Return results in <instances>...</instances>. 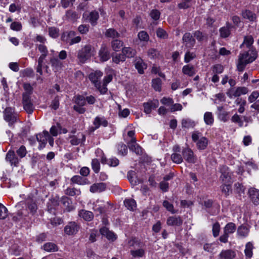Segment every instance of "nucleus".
Here are the masks:
<instances>
[{
	"label": "nucleus",
	"instance_id": "55",
	"mask_svg": "<svg viewBox=\"0 0 259 259\" xmlns=\"http://www.w3.org/2000/svg\"><path fill=\"white\" fill-rule=\"evenodd\" d=\"M195 57V53L191 52L190 51H187L185 55L184 61L185 63H188L194 59Z\"/></svg>",
	"mask_w": 259,
	"mask_h": 259
},
{
	"label": "nucleus",
	"instance_id": "2",
	"mask_svg": "<svg viewBox=\"0 0 259 259\" xmlns=\"http://www.w3.org/2000/svg\"><path fill=\"white\" fill-rule=\"evenodd\" d=\"M127 244L130 247L133 248L130 253L134 257H142L145 255V250L143 248L144 245L140 240L133 238L128 241Z\"/></svg>",
	"mask_w": 259,
	"mask_h": 259
},
{
	"label": "nucleus",
	"instance_id": "50",
	"mask_svg": "<svg viewBox=\"0 0 259 259\" xmlns=\"http://www.w3.org/2000/svg\"><path fill=\"white\" fill-rule=\"evenodd\" d=\"M44 249L48 252L55 251L57 250V247L54 243L49 242L44 244Z\"/></svg>",
	"mask_w": 259,
	"mask_h": 259
},
{
	"label": "nucleus",
	"instance_id": "36",
	"mask_svg": "<svg viewBox=\"0 0 259 259\" xmlns=\"http://www.w3.org/2000/svg\"><path fill=\"white\" fill-rule=\"evenodd\" d=\"M51 66L56 70H58L63 67V63L61 61L56 57H52L50 59Z\"/></svg>",
	"mask_w": 259,
	"mask_h": 259
},
{
	"label": "nucleus",
	"instance_id": "13",
	"mask_svg": "<svg viewBox=\"0 0 259 259\" xmlns=\"http://www.w3.org/2000/svg\"><path fill=\"white\" fill-rule=\"evenodd\" d=\"M23 104L24 110L29 114L32 113L34 110V106L31 103L30 97L27 94H23Z\"/></svg>",
	"mask_w": 259,
	"mask_h": 259
},
{
	"label": "nucleus",
	"instance_id": "22",
	"mask_svg": "<svg viewBox=\"0 0 259 259\" xmlns=\"http://www.w3.org/2000/svg\"><path fill=\"white\" fill-rule=\"evenodd\" d=\"M99 18V13L97 11H92L87 15V19L91 24L94 26L97 24V21Z\"/></svg>",
	"mask_w": 259,
	"mask_h": 259
},
{
	"label": "nucleus",
	"instance_id": "7",
	"mask_svg": "<svg viewBox=\"0 0 259 259\" xmlns=\"http://www.w3.org/2000/svg\"><path fill=\"white\" fill-rule=\"evenodd\" d=\"M248 92V89L245 87H239L237 88H231L229 89L226 94L227 96L232 99L233 98L238 97L241 95H245Z\"/></svg>",
	"mask_w": 259,
	"mask_h": 259
},
{
	"label": "nucleus",
	"instance_id": "34",
	"mask_svg": "<svg viewBox=\"0 0 259 259\" xmlns=\"http://www.w3.org/2000/svg\"><path fill=\"white\" fill-rule=\"evenodd\" d=\"M64 193L70 196H78L81 194V191L79 189L74 187H68L64 190Z\"/></svg>",
	"mask_w": 259,
	"mask_h": 259
},
{
	"label": "nucleus",
	"instance_id": "54",
	"mask_svg": "<svg viewBox=\"0 0 259 259\" xmlns=\"http://www.w3.org/2000/svg\"><path fill=\"white\" fill-rule=\"evenodd\" d=\"M36 46L41 55L48 56L49 51L46 46L44 44H37Z\"/></svg>",
	"mask_w": 259,
	"mask_h": 259
},
{
	"label": "nucleus",
	"instance_id": "27",
	"mask_svg": "<svg viewBox=\"0 0 259 259\" xmlns=\"http://www.w3.org/2000/svg\"><path fill=\"white\" fill-rule=\"evenodd\" d=\"M100 232L101 234L105 236L108 240L114 241L116 239V235L112 232L109 230V229L105 227H102L100 229Z\"/></svg>",
	"mask_w": 259,
	"mask_h": 259
},
{
	"label": "nucleus",
	"instance_id": "15",
	"mask_svg": "<svg viewBox=\"0 0 259 259\" xmlns=\"http://www.w3.org/2000/svg\"><path fill=\"white\" fill-rule=\"evenodd\" d=\"M182 224L183 220L180 216L169 217L166 221V224L169 226H180Z\"/></svg>",
	"mask_w": 259,
	"mask_h": 259
},
{
	"label": "nucleus",
	"instance_id": "35",
	"mask_svg": "<svg viewBox=\"0 0 259 259\" xmlns=\"http://www.w3.org/2000/svg\"><path fill=\"white\" fill-rule=\"evenodd\" d=\"M203 119L206 125H211L214 122L213 115L211 112H206L204 114Z\"/></svg>",
	"mask_w": 259,
	"mask_h": 259
},
{
	"label": "nucleus",
	"instance_id": "12",
	"mask_svg": "<svg viewBox=\"0 0 259 259\" xmlns=\"http://www.w3.org/2000/svg\"><path fill=\"white\" fill-rule=\"evenodd\" d=\"M4 119L8 122L9 125H12L17 120L16 115L13 113V110L11 108H7L4 111Z\"/></svg>",
	"mask_w": 259,
	"mask_h": 259
},
{
	"label": "nucleus",
	"instance_id": "39",
	"mask_svg": "<svg viewBox=\"0 0 259 259\" xmlns=\"http://www.w3.org/2000/svg\"><path fill=\"white\" fill-rule=\"evenodd\" d=\"M125 206L130 210H133L136 207V202L133 199H126L124 201Z\"/></svg>",
	"mask_w": 259,
	"mask_h": 259
},
{
	"label": "nucleus",
	"instance_id": "40",
	"mask_svg": "<svg viewBox=\"0 0 259 259\" xmlns=\"http://www.w3.org/2000/svg\"><path fill=\"white\" fill-rule=\"evenodd\" d=\"M231 184V183H223L221 186V191L226 197L229 195V194L232 192Z\"/></svg>",
	"mask_w": 259,
	"mask_h": 259
},
{
	"label": "nucleus",
	"instance_id": "51",
	"mask_svg": "<svg viewBox=\"0 0 259 259\" xmlns=\"http://www.w3.org/2000/svg\"><path fill=\"white\" fill-rule=\"evenodd\" d=\"M147 55L149 58L154 59L158 58L160 54L156 49L151 48L148 51Z\"/></svg>",
	"mask_w": 259,
	"mask_h": 259
},
{
	"label": "nucleus",
	"instance_id": "37",
	"mask_svg": "<svg viewBox=\"0 0 259 259\" xmlns=\"http://www.w3.org/2000/svg\"><path fill=\"white\" fill-rule=\"evenodd\" d=\"M253 244L250 242H248L246 244L244 253L246 257L251 258L252 257L253 255Z\"/></svg>",
	"mask_w": 259,
	"mask_h": 259
},
{
	"label": "nucleus",
	"instance_id": "14",
	"mask_svg": "<svg viewBox=\"0 0 259 259\" xmlns=\"http://www.w3.org/2000/svg\"><path fill=\"white\" fill-rule=\"evenodd\" d=\"M103 72L99 70H96L91 72L89 76L90 81L94 85L101 82L100 79L103 76Z\"/></svg>",
	"mask_w": 259,
	"mask_h": 259
},
{
	"label": "nucleus",
	"instance_id": "1",
	"mask_svg": "<svg viewBox=\"0 0 259 259\" xmlns=\"http://www.w3.org/2000/svg\"><path fill=\"white\" fill-rule=\"evenodd\" d=\"M257 57V52L255 49L250 48L248 52L240 53L238 56V61L237 65V70L242 72L247 64L252 62Z\"/></svg>",
	"mask_w": 259,
	"mask_h": 259
},
{
	"label": "nucleus",
	"instance_id": "16",
	"mask_svg": "<svg viewBox=\"0 0 259 259\" xmlns=\"http://www.w3.org/2000/svg\"><path fill=\"white\" fill-rule=\"evenodd\" d=\"M248 194L255 205L259 204V190L254 188H250L248 191Z\"/></svg>",
	"mask_w": 259,
	"mask_h": 259
},
{
	"label": "nucleus",
	"instance_id": "61",
	"mask_svg": "<svg viewBox=\"0 0 259 259\" xmlns=\"http://www.w3.org/2000/svg\"><path fill=\"white\" fill-rule=\"evenodd\" d=\"M7 215L8 210L7 208L2 203H0V219H5Z\"/></svg>",
	"mask_w": 259,
	"mask_h": 259
},
{
	"label": "nucleus",
	"instance_id": "32",
	"mask_svg": "<svg viewBox=\"0 0 259 259\" xmlns=\"http://www.w3.org/2000/svg\"><path fill=\"white\" fill-rule=\"evenodd\" d=\"M196 70L192 65H186L182 68V72L184 74L189 76H192L196 73Z\"/></svg>",
	"mask_w": 259,
	"mask_h": 259
},
{
	"label": "nucleus",
	"instance_id": "59",
	"mask_svg": "<svg viewBox=\"0 0 259 259\" xmlns=\"http://www.w3.org/2000/svg\"><path fill=\"white\" fill-rule=\"evenodd\" d=\"M16 153L20 158L24 157L27 154V150L25 147L23 145L21 146L20 148L17 150Z\"/></svg>",
	"mask_w": 259,
	"mask_h": 259
},
{
	"label": "nucleus",
	"instance_id": "52",
	"mask_svg": "<svg viewBox=\"0 0 259 259\" xmlns=\"http://www.w3.org/2000/svg\"><path fill=\"white\" fill-rule=\"evenodd\" d=\"M49 35L54 38H57L59 36V29L55 27H50L48 29Z\"/></svg>",
	"mask_w": 259,
	"mask_h": 259
},
{
	"label": "nucleus",
	"instance_id": "18",
	"mask_svg": "<svg viewBox=\"0 0 259 259\" xmlns=\"http://www.w3.org/2000/svg\"><path fill=\"white\" fill-rule=\"evenodd\" d=\"M70 142L72 145H78L85 140L84 135L81 133H78L76 136H70Z\"/></svg>",
	"mask_w": 259,
	"mask_h": 259
},
{
	"label": "nucleus",
	"instance_id": "4",
	"mask_svg": "<svg viewBox=\"0 0 259 259\" xmlns=\"http://www.w3.org/2000/svg\"><path fill=\"white\" fill-rule=\"evenodd\" d=\"M192 139L194 142L196 143L197 148L199 150H204L208 145V140L206 138L202 136L201 133L195 131L192 134Z\"/></svg>",
	"mask_w": 259,
	"mask_h": 259
},
{
	"label": "nucleus",
	"instance_id": "24",
	"mask_svg": "<svg viewBox=\"0 0 259 259\" xmlns=\"http://www.w3.org/2000/svg\"><path fill=\"white\" fill-rule=\"evenodd\" d=\"M26 204L28 208L32 213H34L36 211L37 209V206L36 203V201L32 197L29 196L26 200Z\"/></svg>",
	"mask_w": 259,
	"mask_h": 259
},
{
	"label": "nucleus",
	"instance_id": "49",
	"mask_svg": "<svg viewBox=\"0 0 259 259\" xmlns=\"http://www.w3.org/2000/svg\"><path fill=\"white\" fill-rule=\"evenodd\" d=\"M231 121L233 123H237L239 127L243 126V121L242 120L241 117L238 114L235 113L231 117Z\"/></svg>",
	"mask_w": 259,
	"mask_h": 259
},
{
	"label": "nucleus",
	"instance_id": "60",
	"mask_svg": "<svg viewBox=\"0 0 259 259\" xmlns=\"http://www.w3.org/2000/svg\"><path fill=\"white\" fill-rule=\"evenodd\" d=\"M212 71L214 74H221L224 71V67L221 64H216L212 67Z\"/></svg>",
	"mask_w": 259,
	"mask_h": 259
},
{
	"label": "nucleus",
	"instance_id": "57",
	"mask_svg": "<svg viewBox=\"0 0 259 259\" xmlns=\"http://www.w3.org/2000/svg\"><path fill=\"white\" fill-rule=\"evenodd\" d=\"M117 150L119 154L123 156L126 155L127 153V146L123 143H120L117 145Z\"/></svg>",
	"mask_w": 259,
	"mask_h": 259
},
{
	"label": "nucleus",
	"instance_id": "41",
	"mask_svg": "<svg viewBox=\"0 0 259 259\" xmlns=\"http://www.w3.org/2000/svg\"><path fill=\"white\" fill-rule=\"evenodd\" d=\"M236 229V225L233 223H228L224 227V232L226 234L229 235L230 234L233 233Z\"/></svg>",
	"mask_w": 259,
	"mask_h": 259
},
{
	"label": "nucleus",
	"instance_id": "17",
	"mask_svg": "<svg viewBox=\"0 0 259 259\" xmlns=\"http://www.w3.org/2000/svg\"><path fill=\"white\" fill-rule=\"evenodd\" d=\"M183 41L185 46L187 48H192L195 44V39L189 32H187L184 34L183 37Z\"/></svg>",
	"mask_w": 259,
	"mask_h": 259
},
{
	"label": "nucleus",
	"instance_id": "6",
	"mask_svg": "<svg viewBox=\"0 0 259 259\" xmlns=\"http://www.w3.org/2000/svg\"><path fill=\"white\" fill-rule=\"evenodd\" d=\"M73 102L75 104L73 109L79 114H83L86 109L83 107L85 104V99L84 96L80 95H75L73 98Z\"/></svg>",
	"mask_w": 259,
	"mask_h": 259
},
{
	"label": "nucleus",
	"instance_id": "10",
	"mask_svg": "<svg viewBox=\"0 0 259 259\" xmlns=\"http://www.w3.org/2000/svg\"><path fill=\"white\" fill-rule=\"evenodd\" d=\"M220 172L222 175L220 177V180L223 183H232L231 172L229 171L228 167L222 165L220 167Z\"/></svg>",
	"mask_w": 259,
	"mask_h": 259
},
{
	"label": "nucleus",
	"instance_id": "33",
	"mask_svg": "<svg viewBox=\"0 0 259 259\" xmlns=\"http://www.w3.org/2000/svg\"><path fill=\"white\" fill-rule=\"evenodd\" d=\"M122 53L124 55L125 58H131L135 57L136 54V51L135 49L131 47H124L122 49Z\"/></svg>",
	"mask_w": 259,
	"mask_h": 259
},
{
	"label": "nucleus",
	"instance_id": "62",
	"mask_svg": "<svg viewBox=\"0 0 259 259\" xmlns=\"http://www.w3.org/2000/svg\"><path fill=\"white\" fill-rule=\"evenodd\" d=\"M234 188L235 190L239 194L241 195L242 194H244L245 192V187L242 184L237 183L234 184Z\"/></svg>",
	"mask_w": 259,
	"mask_h": 259
},
{
	"label": "nucleus",
	"instance_id": "63",
	"mask_svg": "<svg viewBox=\"0 0 259 259\" xmlns=\"http://www.w3.org/2000/svg\"><path fill=\"white\" fill-rule=\"evenodd\" d=\"M22 28V26L20 22H13L10 25V28L14 31H19L21 30Z\"/></svg>",
	"mask_w": 259,
	"mask_h": 259
},
{
	"label": "nucleus",
	"instance_id": "5",
	"mask_svg": "<svg viewBox=\"0 0 259 259\" xmlns=\"http://www.w3.org/2000/svg\"><path fill=\"white\" fill-rule=\"evenodd\" d=\"M76 33L74 31L64 32L61 35V40L72 46L75 44L79 42L81 38L79 36H75Z\"/></svg>",
	"mask_w": 259,
	"mask_h": 259
},
{
	"label": "nucleus",
	"instance_id": "20",
	"mask_svg": "<svg viewBox=\"0 0 259 259\" xmlns=\"http://www.w3.org/2000/svg\"><path fill=\"white\" fill-rule=\"evenodd\" d=\"M78 216L87 222H90L94 219V215L92 211L81 209L78 211Z\"/></svg>",
	"mask_w": 259,
	"mask_h": 259
},
{
	"label": "nucleus",
	"instance_id": "56",
	"mask_svg": "<svg viewBox=\"0 0 259 259\" xmlns=\"http://www.w3.org/2000/svg\"><path fill=\"white\" fill-rule=\"evenodd\" d=\"M125 60V56L122 53L117 54L112 57V61L116 64H119L120 62H124Z\"/></svg>",
	"mask_w": 259,
	"mask_h": 259
},
{
	"label": "nucleus",
	"instance_id": "48",
	"mask_svg": "<svg viewBox=\"0 0 259 259\" xmlns=\"http://www.w3.org/2000/svg\"><path fill=\"white\" fill-rule=\"evenodd\" d=\"M195 124L194 121H192L190 119H183L182 120V125L183 127L189 128L191 127H193L195 126Z\"/></svg>",
	"mask_w": 259,
	"mask_h": 259
},
{
	"label": "nucleus",
	"instance_id": "23",
	"mask_svg": "<svg viewBox=\"0 0 259 259\" xmlns=\"http://www.w3.org/2000/svg\"><path fill=\"white\" fill-rule=\"evenodd\" d=\"M106 184L104 183H95L91 186L90 191L92 193H99L105 190Z\"/></svg>",
	"mask_w": 259,
	"mask_h": 259
},
{
	"label": "nucleus",
	"instance_id": "19",
	"mask_svg": "<svg viewBox=\"0 0 259 259\" xmlns=\"http://www.w3.org/2000/svg\"><path fill=\"white\" fill-rule=\"evenodd\" d=\"M241 16L244 19L248 20L249 22H253L256 21V15L250 10L245 9L242 10Z\"/></svg>",
	"mask_w": 259,
	"mask_h": 259
},
{
	"label": "nucleus",
	"instance_id": "58",
	"mask_svg": "<svg viewBox=\"0 0 259 259\" xmlns=\"http://www.w3.org/2000/svg\"><path fill=\"white\" fill-rule=\"evenodd\" d=\"M138 37L141 41H148L149 39V36L147 32L141 31L138 34Z\"/></svg>",
	"mask_w": 259,
	"mask_h": 259
},
{
	"label": "nucleus",
	"instance_id": "38",
	"mask_svg": "<svg viewBox=\"0 0 259 259\" xmlns=\"http://www.w3.org/2000/svg\"><path fill=\"white\" fill-rule=\"evenodd\" d=\"M61 130L62 126L61 124L57 123L56 125H53L51 127L50 132L53 136L56 137L59 134L61 133Z\"/></svg>",
	"mask_w": 259,
	"mask_h": 259
},
{
	"label": "nucleus",
	"instance_id": "25",
	"mask_svg": "<svg viewBox=\"0 0 259 259\" xmlns=\"http://www.w3.org/2000/svg\"><path fill=\"white\" fill-rule=\"evenodd\" d=\"M235 255V252L232 250H223L219 254V259H233Z\"/></svg>",
	"mask_w": 259,
	"mask_h": 259
},
{
	"label": "nucleus",
	"instance_id": "26",
	"mask_svg": "<svg viewBox=\"0 0 259 259\" xmlns=\"http://www.w3.org/2000/svg\"><path fill=\"white\" fill-rule=\"evenodd\" d=\"M6 159L9 161L11 164L17 166L19 163V159L16 157L14 151L9 150L6 154Z\"/></svg>",
	"mask_w": 259,
	"mask_h": 259
},
{
	"label": "nucleus",
	"instance_id": "28",
	"mask_svg": "<svg viewBox=\"0 0 259 259\" xmlns=\"http://www.w3.org/2000/svg\"><path fill=\"white\" fill-rule=\"evenodd\" d=\"M135 67L140 74L144 73V70L146 69L147 65L140 58H136L135 60Z\"/></svg>",
	"mask_w": 259,
	"mask_h": 259
},
{
	"label": "nucleus",
	"instance_id": "9",
	"mask_svg": "<svg viewBox=\"0 0 259 259\" xmlns=\"http://www.w3.org/2000/svg\"><path fill=\"white\" fill-rule=\"evenodd\" d=\"M100 61L104 62L107 61L111 57L109 48L105 44H102L98 52Z\"/></svg>",
	"mask_w": 259,
	"mask_h": 259
},
{
	"label": "nucleus",
	"instance_id": "45",
	"mask_svg": "<svg viewBox=\"0 0 259 259\" xmlns=\"http://www.w3.org/2000/svg\"><path fill=\"white\" fill-rule=\"evenodd\" d=\"M253 42V39L252 36H246L244 38L243 43L240 45V48H242L244 45H246L248 48H249Z\"/></svg>",
	"mask_w": 259,
	"mask_h": 259
},
{
	"label": "nucleus",
	"instance_id": "31",
	"mask_svg": "<svg viewBox=\"0 0 259 259\" xmlns=\"http://www.w3.org/2000/svg\"><path fill=\"white\" fill-rule=\"evenodd\" d=\"M93 124L95 129L98 128L101 125L106 127L108 125V121L104 117L97 116L94 120Z\"/></svg>",
	"mask_w": 259,
	"mask_h": 259
},
{
	"label": "nucleus",
	"instance_id": "44",
	"mask_svg": "<svg viewBox=\"0 0 259 259\" xmlns=\"http://www.w3.org/2000/svg\"><path fill=\"white\" fill-rule=\"evenodd\" d=\"M122 46V41L118 39H114L111 41V47L114 51H118Z\"/></svg>",
	"mask_w": 259,
	"mask_h": 259
},
{
	"label": "nucleus",
	"instance_id": "3",
	"mask_svg": "<svg viewBox=\"0 0 259 259\" xmlns=\"http://www.w3.org/2000/svg\"><path fill=\"white\" fill-rule=\"evenodd\" d=\"M95 49L91 45H86L79 49L77 53V58L81 63H84L95 54Z\"/></svg>",
	"mask_w": 259,
	"mask_h": 259
},
{
	"label": "nucleus",
	"instance_id": "42",
	"mask_svg": "<svg viewBox=\"0 0 259 259\" xmlns=\"http://www.w3.org/2000/svg\"><path fill=\"white\" fill-rule=\"evenodd\" d=\"M105 35L108 37L115 38L119 37L120 34L115 29L113 28H110L106 30Z\"/></svg>",
	"mask_w": 259,
	"mask_h": 259
},
{
	"label": "nucleus",
	"instance_id": "21",
	"mask_svg": "<svg viewBox=\"0 0 259 259\" xmlns=\"http://www.w3.org/2000/svg\"><path fill=\"white\" fill-rule=\"evenodd\" d=\"M71 184H77L79 185H84L89 184V181L88 179L83 178L79 175H75L73 176L71 179Z\"/></svg>",
	"mask_w": 259,
	"mask_h": 259
},
{
	"label": "nucleus",
	"instance_id": "8",
	"mask_svg": "<svg viewBox=\"0 0 259 259\" xmlns=\"http://www.w3.org/2000/svg\"><path fill=\"white\" fill-rule=\"evenodd\" d=\"M183 159L189 163H195L197 161V157L193 151L189 147L184 148L182 151Z\"/></svg>",
	"mask_w": 259,
	"mask_h": 259
},
{
	"label": "nucleus",
	"instance_id": "11",
	"mask_svg": "<svg viewBox=\"0 0 259 259\" xmlns=\"http://www.w3.org/2000/svg\"><path fill=\"white\" fill-rule=\"evenodd\" d=\"M80 226L75 222H70L64 228V232L68 235L76 234L79 231Z\"/></svg>",
	"mask_w": 259,
	"mask_h": 259
},
{
	"label": "nucleus",
	"instance_id": "30",
	"mask_svg": "<svg viewBox=\"0 0 259 259\" xmlns=\"http://www.w3.org/2000/svg\"><path fill=\"white\" fill-rule=\"evenodd\" d=\"M232 27V25L230 23H227L225 26L221 27L219 30L220 36L222 38L228 37L231 33L230 29Z\"/></svg>",
	"mask_w": 259,
	"mask_h": 259
},
{
	"label": "nucleus",
	"instance_id": "64",
	"mask_svg": "<svg viewBox=\"0 0 259 259\" xmlns=\"http://www.w3.org/2000/svg\"><path fill=\"white\" fill-rule=\"evenodd\" d=\"M259 97V92L257 91H253L249 95L248 100L250 103H253L256 101L257 99Z\"/></svg>",
	"mask_w": 259,
	"mask_h": 259
},
{
	"label": "nucleus",
	"instance_id": "29",
	"mask_svg": "<svg viewBox=\"0 0 259 259\" xmlns=\"http://www.w3.org/2000/svg\"><path fill=\"white\" fill-rule=\"evenodd\" d=\"M46 131H44L42 134H39L36 135V139L39 143V146L38 148L41 149L44 148L47 142V135L46 134Z\"/></svg>",
	"mask_w": 259,
	"mask_h": 259
},
{
	"label": "nucleus",
	"instance_id": "46",
	"mask_svg": "<svg viewBox=\"0 0 259 259\" xmlns=\"http://www.w3.org/2000/svg\"><path fill=\"white\" fill-rule=\"evenodd\" d=\"M249 229L245 226H241L237 229V234L240 237H246L248 235Z\"/></svg>",
	"mask_w": 259,
	"mask_h": 259
},
{
	"label": "nucleus",
	"instance_id": "53",
	"mask_svg": "<svg viewBox=\"0 0 259 259\" xmlns=\"http://www.w3.org/2000/svg\"><path fill=\"white\" fill-rule=\"evenodd\" d=\"M92 168L95 173H98L100 169V164L98 159L95 158L92 161Z\"/></svg>",
	"mask_w": 259,
	"mask_h": 259
},
{
	"label": "nucleus",
	"instance_id": "43",
	"mask_svg": "<svg viewBox=\"0 0 259 259\" xmlns=\"http://www.w3.org/2000/svg\"><path fill=\"white\" fill-rule=\"evenodd\" d=\"M152 87L153 89L158 92H160L161 90V80L159 78L153 79L152 81Z\"/></svg>",
	"mask_w": 259,
	"mask_h": 259
},
{
	"label": "nucleus",
	"instance_id": "47",
	"mask_svg": "<svg viewBox=\"0 0 259 259\" xmlns=\"http://www.w3.org/2000/svg\"><path fill=\"white\" fill-rule=\"evenodd\" d=\"M171 159L176 164H180L183 161V157L180 153H174L171 155Z\"/></svg>",
	"mask_w": 259,
	"mask_h": 259
}]
</instances>
